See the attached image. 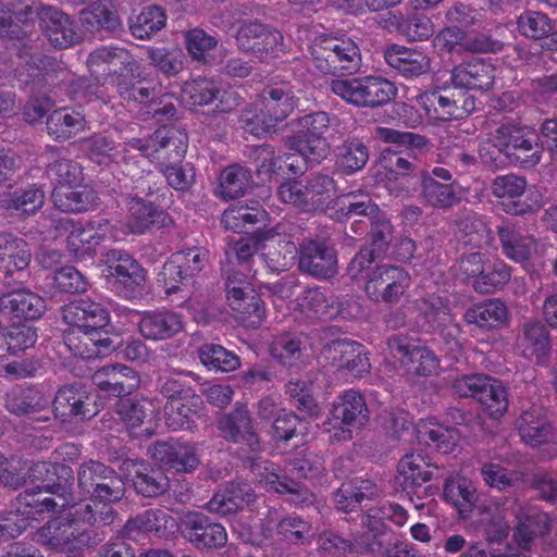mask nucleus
Returning a JSON list of instances; mask_svg holds the SVG:
<instances>
[{
  "label": "nucleus",
  "mask_w": 557,
  "mask_h": 557,
  "mask_svg": "<svg viewBox=\"0 0 557 557\" xmlns=\"http://www.w3.org/2000/svg\"><path fill=\"white\" fill-rule=\"evenodd\" d=\"M330 125L326 112L306 114L292 122L293 135L286 136L285 146L304 161L320 162L329 151L324 133Z\"/></svg>",
  "instance_id": "8"
},
{
  "label": "nucleus",
  "mask_w": 557,
  "mask_h": 557,
  "mask_svg": "<svg viewBox=\"0 0 557 557\" xmlns=\"http://www.w3.org/2000/svg\"><path fill=\"white\" fill-rule=\"evenodd\" d=\"M203 401L196 392L184 400H170L164 405V419L172 431L189 429L195 418L200 416Z\"/></svg>",
  "instance_id": "54"
},
{
  "label": "nucleus",
  "mask_w": 557,
  "mask_h": 557,
  "mask_svg": "<svg viewBox=\"0 0 557 557\" xmlns=\"http://www.w3.org/2000/svg\"><path fill=\"white\" fill-rule=\"evenodd\" d=\"M252 472L259 478L260 483L280 495H285V500L295 506H310L315 497L302 483L278 474L275 465L269 460L253 462Z\"/></svg>",
  "instance_id": "21"
},
{
  "label": "nucleus",
  "mask_w": 557,
  "mask_h": 557,
  "mask_svg": "<svg viewBox=\"0 0 557 557\" xmlns=\"http://www.w3.org/2000/svg\"><path fill=\"white\" fill-rule=\"evenodd\" d=\"M74 509L71 518H55L49 520L34 534V540L51 549L59 552H78L88 546L91 537L89 532L81 524L91 525L97 522V512L90 504L70 505Z\"/></svg>",
  "instance_id": "2"
},
{
  "label": "nucleus",
  "mask_w": 557,
  "mask_h": 557,
  "mask_svg": "<svg viewBox=\"0 0 557 557\" xmlns=\"http://www.w3.org/2000/svg\"><path fill=\"white\" fill-rule=\"evenodd\" d=\"M313 383L307 380H290L286 384L285 393L289 403L301 413L309 418L317 419L321 416L322 409L313 395Z\"/></svg>",
  "instance_id": "61"
},
{
  "label": "nucleus",
  "mask_w": 557,
  "mask_h": 557,
  "mask_svg": "<svg viewBox=\"0 0 557 557\" xmlns=\"http://www.w3.org/2000/svg\"><path fill=\"white\" fill-rule=\"evenodd\" d=\"M309 51L313 67L324 75H351L361 66L358 44L345 35L321 34L311 41Z\"/></svg>",
  "instance_id": "3"
},
{
  "label": "nucleus",
  "mask_w": 557,
  "mask_h": 557,
  "mask_svg": "<svg viewBox=\"0 0 557 557\" xmlns=\"http://www.w3.org/2000/svg\"><path fill=\"white\" fill-rule=\"evenodd\" d=\"M126 465L134 490L143 497L152 498L163 495L170 487L169 479L161 468L146 460H129Z\"/></svg>",
  "instance_id": "32"
},
{
  "label": "nucleus",
  "mask_w": 557,
  "mask_h": 557,
  "mask_svg": "<svg viewBox=\"0 0 557 557\" xmlns=\"http://www.w3.org/2000/svg\"><path fill=\"white\" fill-rule=\"evenodd\" d=\"M183 329V315L172 310L144 311L138 322L140 334L151 341L172 338L181 333Z\"/></svg>",
  "instance_id": "36"
},
{
  "label": "nucleus",
  "mask_w": 557,
  "mask_h": 557,
  "mask_svg": "<svg viewBox=\"0 0 557 557\" xmlns=\"http://www.w3.org/2000/svg\"><path fill=\"white\" fill-rule=\"evenodd\" d=\"M81 21L89 33L102 29L115 30L121 26V21L112 0H98L87 10L82 12Z\"/></svg>",
  "instance_id": "59"
},
{
  "label": "nucleus",
  "mask_w": 557,
  "mask_h": 557,
  "mask_svg": "<svg viewBox=\"0 0 557 557\" xmlns=\"http://www.w3.org/2000/svg\"><path fill=\"white\" fill-rule=\"evenodd\" d=\"M51 491L46 487H29L17 496V510L25 516L23 521L44 519L46 513L55 512L58 508L64 509L58 503Z\"/></svg>",
  "instance_id": "45"
},
{
  "label": "nucleus",
  "mask_w": 557,
  "mask_h": 557,
  "mask_svg": "<svg viewBox=\"0 0 557 557\" xmlns=\"http://www.w3.org/2000/svg\"><path fill=\"white\" fill-rule=\"evenodd\" d=\"M369 420V410L362 394L355 389L344 391L329 412L323 423L326 431H334L330 435L332 442H346L352 438V428H360Z\"/></svg>",
  "instance_id": "10"
},
{
  "label": "nucleus",
  "mask_w": 557,
  "mask_h": 557,
  "mask_svg": "<svg viewBox=\"0 0 557 557\" xmlns=\"http://www.w3.org/2000/svg\"><path fill=\"white\" fill-rule=\"evenodd\" d=\"M397 471V480L407 493H414L417 488L433 476L430 463L420 454L405 455L398 462Z\"/></svg>",
  "instance_id": "55"
},
{
  "label": "nucleus",
  "mask_w": 557,
  "mask_h": 557,
  "mask_svg": "<svg viewBox=\"0 0 557 557\" xmlns=\"http://www.w3.org/2000/svg\"><path fill=\"white\" fill-rule=\"evenodd\" d=\"M55 59L40 54L32 53L30 47L22 42L16 55V67L14 69V78L21 88L32 87L34 92L47 84L49 72L54 70Z\"/></svg>",
  "instance_id": "26"
},
{
  "label": "nucleus",
  "mask_w": 557,
  "mask_h": 557,
  "mask_svg": "<svg viewBox=\"0 0 557 557\" xmlns=\"http://www.w3.org/2000/svg\"><path fill=\"white\" fill-rule=\"evenodd\" d=\"M411 285L407 270L393 264H377L368 276L363 289L367 297L377 304H397Z\"/></svg>",
  "instance_id": "16"
},
{
  "label": "nucleus",
  "mask_w": 557,
  "mask_h": 557,
  "mask_svg": "<svg viewBox=\"0 0 557 557\" xmlns=\"http://www.w3.org/2000/svg\"><path fill=\"white\" fill-rule=\"evenodd\" d=\"M355 216L370 218L371 242L368 246L374 248L377 255H384L393 240L394 226L391 219L368 195L356 193L345 194L337 207L331 208L329 213V218L338 223H346Z\"/></svg>",
  "instance_id": "4"
},
{
  "label": "nucleus",
  "mask_w": 557,
  "mask_h": 557,
  "mask_svg": "<svg viewBox=\"0 0 557 557\" xmlns=\"http://www.w3.org/2000/svg\"><path fill=\"white\" fill-rule=\"evenodd\" d=\"M268 212L259 200L238 201L231 205L222 214L221 222L226 230L243 233L249 226L264 223Z\"/></svg>",
  "instance_id": "44"
},
{
  "label": "nucleus",
  "mask_w": 557,
  "mask_h": 557,
  "mask_svg": "<svg viewBox=\"0 0 557 557\" xmlns=\"http://www.w3.org/2000/svg\"><path fill=\"white\" fill-rule=\"evenodd\" d=\"M384 60L398 75L407 79L426 74L431 66V60L424 51L398 44L385 48Z\"/></svg>",
  "instance_id": "30"
},
{
  "label": "nucleus",
  "mask_w": 557,
  "mask_h": 557,
  "mask_svg": "<svg viewBox=\"0 0 557 557\" xmlns=\"http://www.w3.org/2000/svg\"><path fill=\"white\" fill-rule=\"evenodd\" d=\"M97 388L113 397L131 395L139 385V377L135 370L121 363L103 366L91 376Z\"/></svg>",
  "instance_id": "27"
},
{
  "label": "nucleus",
  "mask_w": 557,
  "mask_h": 557,
  "mask_svg": "<svg viewBox=\"0 0 557 557\" xmlns=\"http://www.w3.org/2000/svg\"><path fill=\"white\" fill-rule=\"evenodd\" d=\"M51 198L59 210L72 213L92 210L99 201L97 191L83 183L54 187Z\"/></svg>",
  "instance_id": "42"
},
{
  "label": "nucleus",
  "mask_w": 557,
  "mask_h": 557,
  "mask_svg": "<svg viewBox=\"0 0 557 557\" xmlns=\"http://www.w3.org/2000/svg\"><path fill=\"white\" fill-rule=\"evenodd\" d=\"M87 121L81 111L63 107L47 115L46 128L48 135L58 143L74 138L86 128Z\"/></svg>",
  "instance_id": "43"
},
{
  "label": "nucleus",
  "mask_w": 557,
  "mask_h": 557,
  "mask_svg": "<svg viewBox=\"0 0 557 557\" xmlns=\"http://www.w3.org/2000/svg\"><path fill=\"white\" fill-rule=\"evenodd\" d=\"M46 311V300L38 294L20 288L0 297V313L20 320H37Z\"/></svg>",
  "instance_id": "35"
},
{
  "label": "nucleus",
  "mask_w": 557,
  "mask_h": 557,
  "mask_svg": "<svg viewBox=\"0 0 557 557\" xmlns=\"http://www.w3.org/2000/svg\"><path fill=\"white\" fill-rule=\"evenodd\" d=\"M516 428L522 442L531 447L547 444L555 434V428L543 408L532 406L521 412Z\"/></svg>",
  "instance_id": "37"
},
{
  "label": "nucleus",
  "mask_w": 557,
  "mask_h": 557,
  "mask_svg": "<svg viewBox=\"0 0 557 557\" xmlns=\"http://www.w3.org/2000/svg\"><path fill=\"white\" fill-rule=\"evenodd\" d=\"M420 197L424 205L448 210L462 200V187L447 168L435 165L420 175Z\"/></svg>",
  "instance_id": "14"
},
{
  "label": "nucleus",
  "mask_w": 557,
  "mask_h": 557,
  "mask_svg": "<svg viewBox=\"0 0 557 557\" xmlns=\"http://www.w3.org/2000/svg\"><path fill=\"white\" fill-rule=\"evenodd\" d=\"M497 234L504 255L515 262L528 261L536 248L535 239L530 235L522 234L513 224L499 225Z\"/></svg>",
  "instance_id": "52"
},
{
  "label": "nucleus",
  "mask_w": 557,
  "mask_h": 557,
  "mask_svg": "<svg viewBox=\"0 0 557 557\" xmlns=\"http://www.w3.org/2000/svg\"><path fill=\"white\" fill-rule=\"evenodd\" d=\"M30 482L38 487H46L61 500L62 507L74 504L72 486L74 472L72 468L61 462L38 461L29 468Z\"/></svg>",
  "instance_id": "20"
},
{
  "label": "nucleus",
  "mask_w": 557,
  "mask_h": 557,
  "mask_svg": "<svg viewBox=\"0 0 557 557\" xmlns=\"http://www.w3.org/2000/svg\"><path fill=\"white\" fill-rule=\"evenodd\" d=\"M180 530L184 539L198 549L221 548L227 543L225 528L202 512H186L181 519Z\"/></svg>",
  "instance_id": "23"
},
{
  "label": "nucleus",
  "mask_w": 557,
  "mask_h": 557,
  "mask_svg": "<svg viewBox=\"0 0 557 557\" xmlns=\"http://www.w3.org/2000/svg\"><path fill=\"white\" fill-rule=\"evenodd\" d=\"M331 350L334 352L333 360L339 370L355 377H362L369 373L370 362L363 345L343 339L334 342Z\"/></svg>",
  "instance_id": "46"
},
{
  "label": "nucleus",
  "mask_w": 557,
  "mask_h": 557,
  "mask_svg": "<svg viewBox=\"0 0 557 557\" xmlns=\"http://www.w3.org/2000/svg\"><path fill=\"white\" fill-rule=\"evenodd\" d=\"M508 318V310L504 301L488 299L474 305L465 313V321L468 324H475L481 329H498Z\"/></svg>",
  "instance_id": "57"
},
{
  "label": "nucleus",
  "mask_w": 557,
  "mask_h": 557,
  "mask_svg": "<svg viewBox=\"0 0 557 557\" xmlns=\"http://www.w3.org/2000/svg\"><path fill=\"white\" fill-rule=\"evenodd\" d=\"M64 344L71 354L82 359H96L116 350L107 332L90 327L72 326L64 333Z\"/></svg>",
  "instance_id": "25"
},
{
  "label": "nucleus",
  "mask_w": 557,
  "mask_h": 557,
  "mask_svg": "<svg viewBox=\"0 0 557 557\" xmlns=\"http://www.w3.org/2000/svg\"><path fill=\"white\" fill-rule=\"evenodd\" d=\"M276 534L289 544H310L313 540L312 523L295 512L287 513L278 520Z\"/></svg>",
  "instance_id": "62"
},
{
  "label": "nucleus",
  "mask_w": 557,
  "mask_h": 557,
  "mask_svg": "<svg viewBox=\"0 0 557 557\" xmlns=\"http://www.w3.org/2000/svg\"><path fill=\"white\" fill-rule=\"evenodd\" d=\"M492 194L497 198L502 210L510 215L532 213L540 207L537 200L533 199V194L527 190V181L522 176H496L492 183Z\"/></svg>",
  "instance_id": "19"
},
{
  "label": "nucleus",
  "mask_w": 557,
  "mask_h": 557,
  "mask_svg": "<svg viewBox=\"0 0 557 557\" xmlns=\"http://www.w3.org/2000/svg\"><path fill=\"white\" fill-rule=\"evenodd\" d=\"M387 347L408 374L417 376L437 374L440 358L419 341L397 334L388 338Z\"/></svg>",
  "instance_id": "17"
},
{
  "label": "nucleus",
  "mask_w": 557,
  "mask_h": 557,
  "mask_svg": "<svg viewBox=\"0 0 557 557\" xmlns=\"http://www.w3.org/2000/svg\"><path fill=\"white\" fill-rule=\"evenodd\" d=\"M88 394L81 384L61 386L53 399V411L62 422L83 420L94 416L87 403Z\"/></svg>",
  "instance_id": "39"
},
{
  "label": "nucleus",
  "mask_w": 557,
  "mask_h": 557,
  "mask_svg": "<svg viewBox=\"0 0 557 557\" xmlns=\"http://www.w3.org/2000/svg\"><path fill=\"white\" fill-rule=\"evenodd\" d=\"M90 75L97 81L81 88L78 98L87 102H100L108 106L110 98L106 95V83L116 86V82L132 73L135 67L134 55L124 47L101 46L92 50L86 61Z\"/></svg>",
  "instance_id": "1"
},
{
  "label": "nucleus",
  "mask_w": 557,
  "mask_h": 557,
  "mask_svg": "<svg viewBox=\"0 0 557 557\" xmlns=\"http://www.w3.org/2000/svg\"><path fill=\"white\" fill-rule=\"evenodd\" d=\"M235 41L238 49L261 62L277 59L287 52L283 34L271 25L247 20L239 24Z\"/></svg>",
  "instance_id": "11"
},
{
  "label": "nucleus",
  "mask_w": 557,
  "mask_h": 557,
  "mask_svg": "<svg viewBox=\"0 0 557 557\" xmlns=\"http://www.w3.org/2000/svg\"><path fill=\"white\" fill-rule=\"evenodd\" d=\"M219 429L226 440L234 443L243 442L250 447L258 443L246 405H236L233 411L220 420Z\"/></svg>",
  "instance_id": "51"
},
{
  "label": "nucleus",
  "mask_w": 557,
  "mask_h": 557,
  "mask_svg": "<svg viewBox=\"0 0 557 557\" xmlns=\"http://www.w3.org/2000/svg\"><path fill=\"white\" fill-rule=\"evenodd\" d=\"M44 200V190L40 187L32 185L8 193L2 202L7 210L30 215L42 207Z\"/></svg>",
  "instance_id": "64"
},
{
  "label": "nucleus",
  "mask_w": 557,
  "mask_h": 557,
  "mask_svg": "<svg viewBox=\"0 0 557 557\" xmlns=\"http://www.w3.org/2000/svg\"><path fill=\"white\" fill-rule=\"evenodd\" d=\"M298 99L286 86H267L259 95L257 111L244 120V128L253 136L261 137L275 133L296 109Z\"/></svg>",
  "instance_id": "6"
},
{
  "label": "nucleus",
  "mask_w": 557,
  "mask_h": 557,
  "mask_svg": "<svg viewBox=\"0 0 557 557\" xmlns=\"http://www.w3.org/2000/svg\"><path fill=\"white\" fill-rule=\"evenodd\" d=\"M368 160V147L359 140L346 141L336 148L335 166L346 175L362 170Z\"/></svg>",
  "instance_id": "63"
},
{
  "label": "nucleus",
  "mask_w": 557,
  "mask_h": 557,
  "mask_svg": "<svg viewBox=\"0 0 557 557\" xmlns=\"http://www.w3.org/2000/svg\"><path fill=\"white\" fill-rule=\"evenodd\" d=\"M443 495L456 508L459 518L463 520L470 518L479 500L476 488L472 482L458 474L446 479Z\"/></svg>",
  "instance_id": "50"
},
{
  "label": "nucleus",
  "mask_w": 557,
  "mask_h": 557,
  "mask_svg": "<svg viewBox=\"0 0 557 557\" xmlns=\"http://www.w3.org/2000/svg\"><path fill=\"white\" fill-rule=\"evenodd\" d=\"M152 457L176 472L190 473L199 466L196 447L182 441H159L153 445Z\"/></svg>",
  "instance_id": "33"
},
{
  "label": "nucleus",
  "mask_w": 557,
  "mask_h": 557,
  "mask_svg": "<svg viewBox=\"0 0 557 557\" xmlns=\"http://www.w3.org/2000/svg\"><path fill=\"white\" fill-rule=\"evenodd\" d=\"M41 24L46 37L55 48L66 49L81 40L75 21L57 8H44Z\"/></svg>",
  "instance_id": "31"
},
{
  "label": "nucleus",
  "mask_w": 557,
  "mask_h": 557,
  "mask_svg": "<svg viewBox=\"0 0 557 557\" xmlns=\"http://www.w3.org/2000/svg\"><path fill=\"white\" fill-rule=\"evenodd\" d=\"M495 67L483 59L462 62L451 70L450 81L454 87L473 90H487L494 84Z\"/></svg>",
  "instance_id": "38"
},
{
  "label": "nucleus",
  "mask_w": 557,
  "mask_h": 557,
  "mask_svg": "<svg viewBox=\"0 0 557 557\" xmlns=\"http://www.w3.org/2000/svg\"><path fill=\"white\" fill-rule=\"evenodd\" d=\"M129 146L159 164L182 162L188 148V135L181 127L162 125L148 138L131 139Z\"/></svg>",
  "instance_id": "12"
},
{
  "label": "nucleus",
  "mask_w": 557,
  "mask_h": 557,
  "mask_svg": "<svg viewBox=\"0 0 557 557\" xmlns=\"http://www.w3.org/2000/svg\"><path fill=\"white\" fill-rule=\"evenodd\" d=\"M58 228L67 233L66 249L77 261L92 260L104 240L115 238L114 228L108 219L87 223L64 219L59 222Z\"/></svg>",
  "instance_id": "9"
},
{
  "label": "nucleus",
  "mask_w": 557,
  "mask_h": 557,
  "mask_svg": "<svg viewBox=\"0 0 557 557\" xmlns=\"http://www.w3.org/2000/svg\"><path fill=\"white\" fill-rule=\"evenodd\" d=\"M90 499L88 504L97 512V522L100 521L104 524L112 522L113 509L111 504L120 502L125 495V482L123 478L116 472L110 476L106 482L97 483V486L89 492ZM82 504H87L83 502Z\"/></svg>",
  "instance_id": "41"
},
{
  "label": "nucleus",
  "mask_w": 557,
  "mask_h": 557,
  "mask_svg": "<svg viewBox=\"0 0 557 557\" xmlns=\"http://www.w3.org/2000/svg\"><path fill=\"white\" fill-rule=\"evenodd\" d=\"M298 268L318 280L332 277L337 271V252L325 239H305L298 248Z\"/></svg>",
  "instance_id": "22"
},
{
  "label": "nucleus",
  "mask_w": 557,
  "mask_h": 557,
  "mask_svg": "<svg viewBox=\"0 0 557 557\" xmlns=\"http://www.w3.org/2000/svg\"><path fill=\"white\" fill-rule=\"evenodd\" d=\"M521 356L534 360L537 364L548 361L552 349L550 336L547 327L540 321H528L523 324L517 341Z\"/></svg>",
  "instance_id": "40"
},
{
  "label": "nucleus",
  "mask_w": 557,
  "mask_h": 557,
  "mask_svg": "<svg viewBox=\"0 0 557 557\" xmlns=\"http://www.w3.org/2000/svg\"><path fill=\"white\" fill-rule=\"evenodd\" d=\"M32 253L23 238L12 234L0 235V274L4 277L25 270L30 262Z\"/></svg>",
  "instance_id": "47"
},
{
  "label": "nucleus",
  "mask_w": 557,
  "mask_h": 557,
  "mask_svg": "<svg viewBox=\"0 0 557 557\" xmlns=\"http://www.w3.org/2000/svg\"><path fill=\"white\" fill-rule=\"evenodd\" d=\"M243 276L239 272L228 275L226 297L230 307L236 313V319L247 327L257 329L265 319V305Z\"/></svg>",
  "instance_id": "18"
},
{
  "label": "nucleus",
  "mask_w": 557,
  "mask_h": 557,
  "mask_svg": "<svg viewBox=\"0 0 557 557\" xmlns=\"http://www.w3.org/2000/svg\"><path fill=\"white\" fill-rule=\"evenodd\" d=\"M48 400L33 386L12 388L5 397V408L15 416H25L45 409Z\"/></svg>",
  "instance_id": "60"
},
{
  "label": "nucleus",
  "mask_w": 557,
  "mask_h": 557,
  "mask_svg": "<svg viewBox=\"0 0 557 557\" xmlns=\"http://www.w3.org/2000/svg\"><path fill=\"white\" fill-rule=\"evenodd\" d=\"M389 26L407 41H424L434 34V25L429 16L420 12L394 14Z\"/></svg>",
  "instance_id": "53"
},
{
  "label": "nucleus",
  "mask_w": 557,
  "mask_h": 557,
  "mask_svg": "<svg viewBox=\"0 0 557 557\" xmlns=\"http://www.w3.org/2000/svg\"><path fill=\"white\" fill-rule=\"evenodd\" d=\"M414 429L420 443L443 455L450 454L457 445V430L440 424L434 418L421 419Z\"/></svg>",
  "instance_id": "48"
},
{
  "label": "nucleus",
  "mask_w": 557,
  "mask_h": 557,
  "mask_svg": "<svg viewBox=\"0 0 557 557\" xmlns=\"http://www.w3.org/2000/svg\"><path fill=\"white\" fill-rule=\"evenodd\" d=\"M550 531V518L546 512L530 509L518 517L513 537L522 549H529L535 537H542Z\"/></svg>",
  "instance_id": "56"
},
{
  "label": "nucleus",
  "mask_w": 557,
  "mask_h": 557,
  "mask_svg": "<svg viewBox=\"0 0 557 557\" xmlns=\"http://www.w3.org/2000/svg\"><path fill=\"white\" fill-rule=\"evenodd\" d=\"M336 189L334 178L327 174L315 173L304 181L287 180L277 188L280 199L290 203L306 213L324 212L329 216L330 209L337 207V202L344 197L332 199Z\"/></svg>",
  "instance_id": "5"
},
{
  "label": "nucleus",
  "mask_w": 557,
  "mask_h": 557,
  "mask_svg": "<svg viewBox=\"0 0 557 557\" xmlns=\"http://www.w3.org/2000/svg\"><path fill=\"white\" fill-rule=\"evenodd\" d=\"M330 89L335 96L357 108H379L397 95V88L393 83L372 75L335 78L331 81Z\"/></svg>",
  "instance_id": "7"
},
{
  "label": "nucleus",
  "mask_w": 557,
  "mask_h": 557,
  "mask_svg": "<svg viewBox=\"0 0 557 557\" xmlns=\"http://www.w3.org/2000/svg\"><path fill=\"white\" fill-rule=\"evenodd\" d=\"M496 140L505 150V157L522 168H533L540 163L542 147L537 133L528 126L502 123L496 128Z\"/></svg>",
  "instance_id": "13"
},
{
  "label": "nucleus",
  "mask_w": 557,
  "mask_h": 557,
  "mask_svg": "<svg viewBox=\"0 0 557 557\" xmlns=\"http://www.w3.org/2000/svg\"><path fill=\"white\" fill-rule=\"evenodd\" d=\"M176 528L175 519L162 508H150L127 520L123 527L124 537L136 540L143 534L168 537Z\"/></svg>",
  "instance_id": "28"
},
{
  "label": "nucleus",
  "mask_w": 557,
  "mask_h": 557,
  "mask_svg": "<svg viewBox=\"0 0 557 557\" xmlns=\"http://www.w3.org/2000/svg\"><path fill=\"white\" fill-rule=\"evenodd\" d=\"M471 283V287L479 294H493L502 289L511 277L510 267L500 259L488 256L484 261V269Z\"/></svg>",
  "instance_id": "58"
},
{
  "label": "nucleus",
  "mask_w": 557,
  "mask_h": 557,
  "mask_svg": "<svg viewBox=\"0 0 557 557\" xmlns=\"http://www.w3.org/2000/svg\"><path fill=\"white\" fill-rule=\"evenodd\" d=\"M107 263L109 283L117 296L132 299L141 293L147 272L131 253L111 249L107 252Z\"/></svg>",
  "instance_id": "15"
},
{
  "label": "nucleus",
  "mask_w": 557,
  "mask_h": 557,
  "mask_svg": "<svg viewBox=\"0 0 557 557\" xmlns=\"http://www.w3.org/2000/svg\"><path fill=\"white\" fill-rule=\"evenodd\" d=\"M125 206L124 226L131 234L143 235L154 226L163 228L173 224L170 214L152 201L129 196Z\"/></svg>",
  "instance_id": "24"
},
{
  "label": "nucleus",
  "mask_w": 557,
  "mask_h": 557,
  "mask_svg": "<svg viewBox=\"0 0 557 557\" xmlns=\"http://www.w3.org/2000/svg\"><path fill=\"white\" fill-rule=\"evenodd\" d=\"M296 304L300 313L311 320L334 319L342 314L337 297L327 287L305 288L297 297Z\"/></svg>",
  "instance_id": "29"
},
{
  "label": "nucleus",
  "mask_w": 557,
  "mask_h": 557,
  "mask_svg": "<svg viewBox=\"0 0 557 557\" xmlns=\"http://www.w3.org/2000/svg\"><path fill=\"white\" fill-rule=\"evenodd\" d=\"M445 92L447 89L434 88L419 96V102L426 115L442 122L463 119L466 109H459L458 101Z\"/></svg>",
  "instance_id": "49"
},
{
  "label": "nucleus",
  "mask_w": 557,
  "mask_h": 557,
  "mask_svg": "<svg viewBox=\"0 0 557 557\" xmlns=\"http://www.w3.org/2000/svg\"><path fill=\"white\" fill-rule=\"evenodd\" d=\"M62 317L71 326L90 327L101 332L110 324L109 310L88 297L65 305Z\"/></svg>",
  "instance_id": "34"
}]
</instances>
